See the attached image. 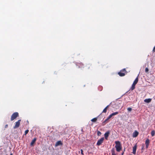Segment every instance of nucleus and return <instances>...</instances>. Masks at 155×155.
I'll list each match as a JSON object with an SVG mask.
<instances>
[{
  "label": "nucleus",
  "instance_id": "obj_1",
  "mask_svg": "<svg viewBox=\"0 0 155 155\" xmlns=\"http://www.w3.org/2000/svg\"><path fill=\"white\" fill-rule=\"evenodd\" d=\"M115 143L116 145L115 147L116 148V150L117 152H119L122 148L120 143L119 141H116Z\"/></svg>",
  "mask_w": 155,
  "mask_h": 155
},
{
  "label": "nucleus",
  "instance_id": "obj_2",
  "mask_svg": "<svg viewBox=\"0 0 155 155\" xmlns=\"http://www.w3.org/2000/svg\"><path fill=\"white\" fill-rule=\"evenodd\" d=\"M18 116L19 114L18 112H15L13 113L11 116V121H13Z\"/></svg>",
  "mask_w": 155,
  "mask_h": 155
},
{
  "label": "nucleus",
  "instance_id": "obj_3",
  "mask_svg": "<svg viewBox=\"0 0 155 155\" xmlns=\"http://www.w3.org/2000/svg\"><path fill=\"white\" fill-rule=\"evenodd\" d=\"M21 120V119L19 120L17 122H15V125L13 127V128L15 129L18 127L20 124V122Z\"/></svg>",
  "mask_w": 155,
  "mask_h": 155
},
{
  "label": "nucleus",
  "instance_id": "obj_4",
  "mask_svg": "<svg viewBox=\"0 0 155 155\" xmlns=\"http://www.w3.org/2000/svg\"><path fill=\"white\" fill-rule=\"evenodd\" d=\"M104 138L102 137L100 140H98L97 144V145L98 146H100V145H101V144L103 143V141L104 140Z\"/></svg>",
  "mask_w": 155,
  "mask_h": 155
},
{
  "label": "nucleus",
  "instance_id": "obj_5",
  "mask_svg": "<svg viewBox=\"0 0 155 155\" xmlns=\"http://www.w3.org/2000/svg\"><path fill=\"white\" fill-rule=\"evenodd\" d=\"M118 114V112H116L114 113H112L108 117L107 119H109L110 118L113 116L116 115Z\"/></svg>",
  "mask_w": 155,
  "mask_h": 155
},
{
  "label": "nucleus",
  "instance_id": "obj_6",
  "mask_svg": "<svg viewBox=\"0 0 155 155\" xmlns=\"http://www.w3.org/2000/svg\"><path fill=\"white\" fill-rule=\"evenodd\" d=\"M36 138H34V139L32 140L31 142L30 143V146H34V143H35L36 140Z\"/></svg>",
  "mask_w": 155,
  "mask_h": 155
},
{
  "label": "nucleus",
  "instance_id": "obj_7",
  "mask_svg": "<svg viewBox=\"0 0 155 155\" xmlns=\"http://www.w3.org/2000/svg\"><path fill=\"white\" fill-rule=\"evenodd\" d=\"M150 143V140L149 139H147L145 141L146 147V148H147Z\"/></svg>",
  "mask_w": 155,
  "mask_h": 155
},
{
  "label": "nucleus",
  "instance_id": "obj_8",
  "mask_svg": "<svg viewBox=\"0 0 155 155\" xmlns=\"http://www.w3.org/2000/svg\"><path fill=\"white\" fill-rule=\"evenodd\" d=\"M110 132L109 131H107V132L105 133L104 134V136L106 139H107V138Z\"/></svg>",
  "mask_w": 155,
  "mask_h": 155
},
{
  "label": "nucleus",
  "instance_id": "obj_9",
  "mask_svg": "<svg viewBox=\"0 0 155 155\" xmlns=\"http://www.w3.org/2000/svg\"><path fill=\"white\" fill-rule=\"evenodd\" d=\"M62 143L61 142V141H58L56 143L55 146L57 147L60 145H62Z\"/></svg>",
  "mask_w": 155,
  "mask_h": 155
},
{
  "label": "nucleus",
  "instance_id": "obj_10",
  "mask_svg": "<svg viewBox=\"0 0 155 155\" xmlns=\"http://www.w3.org/2000/svg\"><path fill=\"white\" fill-rule=\"evenodd\" d=\"M138 134V133L137 131H135L133 134V137H137Z\"/></svg>",
  "mask_w": 155,
  "mask_h": 155
},
{
  "label": "nucleus",
  "instance_id": "obj_11",
  "mask_svg": "<svg viewBox=\"0 0 155 155\" xmlns=\"http://www.w3.org/2000/svg\"><path fill=\"white\" fill-rule=\"evenodd\" d=\"M136 149H137V145H135L133 148V153L134 154H135L136 153Z\"/></svg>",
  "mask_w": 155,
  "mask_h": 155
},
{
  "label": "nucleus",
  "instance_id": "obj_12",
  "mask_svg": "<svg viewBox=\"0 0 155 155\" xmlns=\"http://www.w3.org/2000/svg\"><path fill=\"white\" fill-rule=\"evenodd\" d=\"M151 99L150 98L146 99L144 100V101L145 102L149 103L151 102Z\"/></svg>",
  "mask_w": 155,
  "mask_h": 155
},
{
  "label": "nucleus",
  "instance_id": "obj_13",
  "mask_svg": "<svg viewBox=\"0 0 155 155\" xmlns=\"http://www.w3.org/2000/svg\"><path fill=\"white\" fill-rule=\"evenodd\" d=\"M138 81V78L137 77L136 78V79H135V81H134V82H133V84H136L137 83Z\"/></svg>",
  "mask_w": 155,
  "mask_h": 155
},
{
  "label": "nucleus",
  "instance_id": "obj_14",
  "mask_svg": "<svg viewBox=\"0 0 155 155\" xmlns=\"http://www.w3.org/2000/svg\"><path fill=\"white\" fill-rule=\"evenodd\" d=\"M118 74L120 76H123L125 75V74L123 73H122L121 72H119L118 73Z\"/></svg>",
  "mask_w": 155,
  "mask_h": 155
},
{
  "label": "nucleus",
  "instance_id": "obj_15",
  "mask_svg": "<svg viewBox=\"0 0 155 155\" xmlns=\"http://www.w3.org/2000/svg\"><path fill=\"white\" fill-rule=\"evenodd\" d=\"M135 85L136 84H134L133 83V84L132 85V87L131 88V90L132 91L135 89Z\"/></svg>",
  "mask_w": 155,
  "mask_h": 155
},
{
  "label": "nucleus",
  "instance_id": "obj_16",
  "mask_svg": "<svg viewBox=\"0 0 155 155\" xmlns=\"http://www.w3.org/2000/svg\"><path fill=\"white\" fill-rule=\"evenodd\" d=\"M109 105L107 106L103 110V113H106L107 108L108 107Z\"/></svg>",
  "mask_w": 155,
  "mask_h": 155
},
{
  "label": "nucleus",
  "instance_id": "obj_17",
  "mask_svg": "<svg viewBox=\"0 0 155 155\" xmlns=\"http://www.w3.org/2000/svg\"><path fill=\"white\" fill-rule=\"evenodd\" d=\"M97 120V118H94L91 120V121L94 122H95Z\"/></svg>",
  "mask_w": 155,
  "mask_h": 155
},
{
  "label": "nucleus",
  "instance_id": "obj_18",
  "mask_svg": "<svg viewBox=\"0 0 155 155\" xmlns=\"http://www.w3.org/2000/svg\"><path fill=\"white\" fill-rule=\"evenodd\" d=\"M155 134V131L154 130H152L151 132V135L152 136H153Z\"/></svg>",
  "mask_w": 155,
  "mask_h": 155
},
{
  "label": "nucleus",
  "instance_id": "obj_19",
  "mask_svg": "<svg viewBox=\"0 0 155 155\" xmlns=\"http://www.w3.org/2000/svg\"><path fill=\"white\" fill-rule=\"evenodd\" d=\"M111 153H112V155H116V154H115L114 149H112L111 150Z\"/></svg>",
  "mask_w": 155,
  "mask_h": 155
},
{
  "label": "nucleus",
  "instance_id": "obj_20",
  "mask_svg": "<svg viewBox=\"0 0 155 155\" xmlns=\"http://www.w3.org/2000/svg\"><path fill=\"white\" fill-rule=\"evenodd\" d=\"M101 134V133L99 131H97V134L98 136H100Z\"/></svg>",
  "mask_w": 155,
  "mask_h": 155
},
{
  "label": "nucleus",
  "instance_id": "obj_21",
  "mask_svg": "<svg viewBox=\"0 0 155 155\" xmlns=\"http://www.w3.org/2000/svg\"><path fill=\"white\" fill-rule=\"evenodd\" d=\"M29 132V130H26L25 132V134L24 135H25L27 134Z\"/></svg>",
  "mask_w": 155,
  "mask_h": 155
},
{
  "label": "nucleus",
  "instance_id": "obj_22",
  "mask_svg": "<svg viewBox=\"0 0 155 155\" xmlns=\"http://www.w3.org/2000/svg\"><path fill=\"white\" fill-rule=\"evenodd\" d=\"M127 110L128 111L130 112L132 110V109L131 107H129L127 108Z\"/></svg>",
  "mask_w": 155,
  "mask_h": 155
},
{
  "label": "nucleus",
  "instance_id": "obj_23",
  "mask_svg": "<svg viewBox=\"0 0 155 155\" xmlns=\"http://www.w3.org/2000/svg\"><path fill=\"white\" fill-rule=\"evenodd\" d=\"M148 71H149V69H148V68H146L145 69V72H147Z\"/></svg>",
  "mask_w": 155,
  "mask_h": 155
},
{
  "label": "nucleus",
  "instance_id": "obj_24",
  "mask_svg": "<svg viewBox=\"0 0 155 155\" xmlns=\"http://www.w3.org/2000/svg\"><path fill=\"white\" fill-rule=\"evenodd\" d=\"M81 154L82 155H83L84 154H83V150L82 149L81 150Z\"/></svg>",
  "mask_w": 155,
  "mask_h": 155
},
{
  "label": "nucleus",
  "instance_id": "obj_25",
  "mask_svg": "<svg viewBox=\"0 0 155 155\" xmlns=\"http://www.w3.org/2000/svg\"><path fill=\"white\" fill-rule=\"evenodd\" d=\"M153 52H155V47H154L153 48Z\"/></svg>",
  "mask_w": 155,
  "mask_h": 155
},
{
  "label": "nucleus",
  "instance_id": "obj_26",
  "mask_svg": "<svg viewBox=\"0 0 155 155\" xmlns=\"http://www.w3.org/2000/svg\"><path fill=\"white\" fill-rule=\"evenodd\" d=\"M144 147V144H143L142 145V150H143Z\"/></svg>",
  "mask_w": 155,
  "mask_h": 155
},
{
  "label": "nucleus",
  "instance_id": "obj_27",
  "mask_svg": "<svg viewBox=\"0 0 155 155\" xmlns=\"http://www.w3.org/2000/svg\"><path fill=\"white\" fill-rule=\"evenodd\" d=\"M8 127V124H6L5 126V128H7V127Z\"/></svg>",
  "mask_w": 155,
  "mask_h": 155
},
{
  "label": "nucleus",
  "instance_id": "obj_28",
  "mask_svg": "<svg viewBox=\"0 0 155 155\" xmlns=\"http://www.w3.org/2000/svg\"><path fill=\"white\" fill-rule=\"evenodd\" d=\"M10 155H13L12 153H11L10 154Z\"/></svg>",
  "mask_w": 155,
  "mask_h": 155
},
{
  "label": "nucleus",
  "instance_id": "obj_29",
  "mask_svg": "<svg viewBox=\"0 0 155 155\" xmlns=\"http://www.w3.org/2000/svg\"><path fill=\"white\" fill-rule=\"evenodd\" d=\"M123 153H122V154L123 155Z\"/></svg>",
  "mask_w": 155,
  "mask_h": 155
},
{
  "label": "nucleus",
  "instance_id": "obj_30",
  "mask_svg": "<svg viewBox=\"0 0 155 155\" xmlns=\"http://www.w3.org/2000/svg\"><path fill=\"white\" fill-rule=\"evenodd\" d=\"M154 47H155V46Z\"/></svg>",
  "mask_w": 155,
  "mask_h": 155
}]
</instances>
